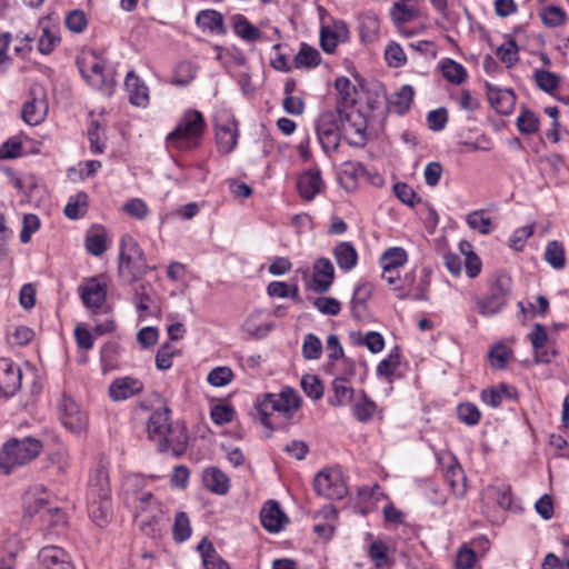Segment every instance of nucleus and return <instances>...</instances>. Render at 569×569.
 Listing matches in <instances>:
<instances>
[{
  "instance_id": "9b49d317",
  "label": "nucleus",
  "mask_w": 569,
  "mask_h": 569,
  "mask_svg": "<svg viewBox=\"0 0 569 569\" xmlns=\"http://www.w3.org/2000/svg\"><path fill=\"white\" fill-rule=\"evenodd\" d=\"M313 488L319 496L330 500H339L347 496L348 488L338 469L319 471L313 480Z\"/></svg>"
},
{
  "instance_id": "680f3d73",
  "label": "nucleus",
  "mask_w": 569,
  "mask_h": 569,
  "mask_svg": "<svg viewBox=\"0 0 569 569\" xmlns=\"http://www.w3.org/2000/svg\"><path fill=\"white\" fill-rule=\"evenodd\" d=\"M498 58L506 63L508 68L512 67L518 61V47L515 40H509L506 44L497 49Z\"/></svg>"
},
{
  "instance_id": "58836bf2",
  "label": "nucleus",
  "mask_w": 569,
  "mask_h": 569,
  "mask_svg": "<svg viewBox=\"0 0 569 569\" xmlns=\"http://www.w3.org/2000/svg\"><path fill=\"white\" fill-rule=\"evenodd\" d=\"M198 68L190 61H182L177 64L173 71L172 83L177 86H188L197 74Z\"/></svg>"
},
{
  "instance_id": "13d9d810",
  "label": "nucleus",
  "mask_w": 569,
  "mask_h": 569,
  "mask_svg": "<svg viewBox=\"0 0 569 569\" xmlns=\"http://www.w3.org/2000/svg\"><path fill=\"white\" fill-rule=\"evenodd\" d=\"M134 501H136V510L141 516L147 510H151L152 512L161 510L160 503L153 497V495L149 491L141 492V493L137 495L134 498Z\"/></svg>"
},
{
  "instance_id": "4c0bfd02",
  "label": "nucleus",
  "mask_w": 569,
  "mask_h": 569,
  "mask_svg": "<svg viewBox=\"0 0 569 569\" xmlns=\"http://www.w3.org/2000/svg\"><path fill=\"white\" fill-rule=\"evenodd\" d=\"M162 510L146 515L140 521L141 531L150 538L159 537L162 530Z\"/></svg>"
},
{
  "instance_id": "423d86ee",
  "label": "nucleus",
  "mask_w": 569,
  "mask_h": 569,
  "mask_svg": "<svg viewBox=\"0 0 569 569\" xmlns=\"http://www.w3.org/2000/svg\"><path fill=\"white\" fill-rule=\"evenodd\" d=\"M206 122L197 110L187 111L177 128L167 137V141L178 149H190L199 144Z\"/></svg>"
},
{
  "instance_id": "e433bc0d",
  "label": "nucleus",
  "mask_w": 569,
  "mask_h": 569,
  "mask_svg": "<svg viewBox=\"0 0 569 569\" xmlns=\"http://www.w3.org/2000/svg\"><path fill=\"white\" fill-rule=\"evenodd\" d=\"M88 208V194L83 191L70 197L67 206L64 207V214L69 219H78L82 217Z\"/></svg>"
},
{
  "instance_id": "a18cd8bd",
  "label": "nucleus",
  "mask_w": 569,
  "mask_h": 569,
  "mask_svg": "<svg viewBox=\"0 0 569 569\" xmlns=\"http://www.w3.org/2000/svg\"><path fill=\"white\" fill-rule=\"evenodd\" d=\"M466 222L470 229L476 230L481 234H488L492 229L491 219L483 216V210H475L470 212L466 218Z\"/></svg>"
},
{
  "instance_id": "0eeeda50",
  "label": "nucleus",
  "mask_w": 569,
  "mask_h": 569,
  "mask_svg": "<svg viewBox=\"0 0 569 569\" xmlns=\"http://www.w3.org/2000/svg\"><path fill=\"white\" fill-rule=\"evenodd\" d=\"M511 278L506 273H498L489 287V293L483 298H477L478 312L483 317L499 313L506 306L511 295Z\"/></svg>"
},
{
  "instance_id": "1a4fd4ad",
  "label": "nucleus",
  "mask_w": 569,
  "mask_h": 569,
  "mask_svg": "<svg viewBox=\"0 0 569 569\" xmlns=\"http://www.w3.org/2000/svg\"><path fill=\"white\" fill-rule=\"evenodd\" d=\"M316 133L326 153L337 151L343 137L337 110H328L320 113L316 122Z\"/></svg>"
},
{
  "instance_id": "72a5a7b5",
  "label": "nucleus",
  "mask_w": 569,
  "mask_h": 569,
  "mask_svg": "<svg viewBox=\"0 0 569 569\" xmlns=\"http://www.w3.org/2000/svg\"><path fill=\"white\" fill-rule=\"evenodd\" d=\"M372 288L369 283H360L356 287L351 299V312L357 319L362 318L366 309V302L371 297Z\"/></svg>"
},
{
  "instance_id": "412c9836",
  "label": "nucleus",
  "mask_w": 569,
  "mask_h": 569,
  "mask_svg": "<svg viewBox=\"0 0 569 569\" xmlns=\"http://www.w3.org/2000/svg\"><path fill=\"white\" fill-rule=\"evenodd\" d=\"M487 94L497 112L501 114L511 113L516 103V94L511 89H499L488 83Z\"/></svg>"
},
{
  "instance_id": "aec40b11",
  "label": "nucleus",
  "mask_w": 569,
  "mask_h": 569,
  "mask_svg": "<svg viewBox=\"0 0 569 569\" xmlns=\"http://www.w3.org/2000/svg\"><path fill=\"white\" fill-rule=\"evenodd\" d=\"M107 284L100 282L97 278H91L80 288V296L83 305L91 309L100 308L107 298Z\"/></svg>"
},
{
  "instance_id": "473e14b6",
  "label": "nucleus",
  "mask_w": 569,
  "mask_h": 569,
  "mask_svg": "<svg viewBox=\"0 0 569 569\" xmlns=\"http://www.w3.org/2000/svg\"><path fill=\"white\" fill-rule=\"evenodd\" d=\"M413 89L409 84H405L400 90L389 100V109L398 114H405L412 102Z\"/></svg>"
},
{
  "instance_id": "c85d7f7f",
  "label": "nucleus",
  "mask_w": 569,
  "mask_h": 569,
  "mask_svg": "<svg viewBox=\"0 0 569 569\" xmlns=\"http://www.w3.org/2000/svg\"><path fill=\"white\" fill-rule=\"evenodd\" d=\"M204 569H229L228 563L217 553L211 541L202 539L198 547Z\"/></svg>"
},
{
  "instance_id": "338daca9",
  "label": "nucleus",
  "mask_w": 569,
  "mask_h": 569,
  "mask_svg": "<svg viewBox=\"0 0 569 569\" xmlns=\"http://www.w3.org/2000/svg\"><path fill=\"white\" fill-rule=\"evenodd\" d=\"M369 555L377 567L389 565L388 547L383 541H373L369 547Z\"/></svg>"
},
{
  "instance_id": "393cba45",
  "label": "nucleus",
  "mask_w": 569,
  "mask_h": 569,
  "mask_svg": "<svg viewBox=\"0 0 569 569\" xmlns=\"http://www.w3.org/2000/svg\"><path fill=\"white\" fill-rule=\"evenodd\" d=\"M332 254L336 263L343 271L352 270L358 263V252L349 241H341L336 244Z\"/></svg>"
},
{
  "instance_id": "f704fd0d",
  "label": "nucleus",
  "mask_w": 569,
  "mask_h": 569,
  "mask_svg": "<svg viewBox=\"0 0 569 569\" xmlns=\"http://www.w3.org/2000/svg\"><path fill=\"white\" fill-rule=\"evenodd\" d=\"M360 37L365 42H372L376 40L380 29V22L376 14L367 13L360 19Z\"/></svg>"
},
{
  "instance_id": "2eb2a0df",
  "label": "nucleus",
  "mask_w": 569,
  "mask_h": 569,
  "mask_svg": "<svg viewBox=\"0 0 569 569\" xmlns=\"http://www.w3.org/2000/svg\"><path fill=\"white\" fill-rule=\"evenodd\" d=\"M39 28L41 34L38 41V50L42 54H50L61 41L59 26L53 23L50 18L44 17L39 20Z\"/></svg>"
},
{
  "instance_id": "bf43d9fd",
  "label": "nucleus",
  "mask_w": 569,
  "mask_h": 569,
  "mask_svg": "<svg viewBox=\"0 0 569 569\" xmlns=\"http://www.w3.org/2000/svg\"><path fill=\"white\" fill-rule=\"evenodd\" d=\"M465 246H467L468 248H470L471 246L468 242H462L460 244L462 253L466 254V259H465L466 273L469 278H476L481 272V267H482L481 261H480L479 257L473 251L470 250L469 252H466Z\"/></svg>"
},
{
  "instance_id": "dca6fc26",
  "label": "nucleus",
  "mask_w": 569,
  "mask_h": 569,
  "mask_svg": "<svg viewBox=\"0 0 569 569\" xmlns=\"http://www.w3.org/2000/svg\"><path fill=\"white\" fill-rule=\"evenodd\" d=\"M443 476L450 486L451 492L456 497L460 498L466 495L467 478L463 469L453 456L449 457L448 462L445 465Z\"/></svg>"
},
{
  "instance_id": "603ef678",
  "label": "nucleus",
  "mask_w": 569,
  "mask_h": 569,
  "mask_svg": "<svg viewBox=\"0 0 569 569\" xmlns=\"http://www.w3.org/2000/svg\"><path fill=\"white\" fill-rule=\"evenodd\" d=\"M459 420L467 426H475L481 419L478 407L471 402H463L457 407Z\"/></svg>"
},
{
  "instance_id": "9d476101",
  "label": "nucleus",
  "mask_w": 569,
  "mask_h": 569,
  "mask_svg": "<svg viewBox=\"0 0 569 569\" xmlns=\"http://www.w3.org/2000/svg\"><path fill=\"white\" fill-rule=\"evenodd\" d=\"M57 410L61 423L71 432L80 433L88 427V415L70 393H62Z\"/></svg>"
},
{
  "instance_id": "a878e982",
  "label": "nucleus",
  "mask_w": 569,
  "mask_h": 569,
  "mask_svg": "<svg viewBox=\"0 0 569 569\" xmlns=\"http://www.w3.org/2000/svg\"><path fill=\"white\" fill-rule=\"evenodd\" d=\"M124 86L129 92V101L133 106L143 107L148 103V88L133 71L128 72Z\"/></svg>"
},
{
  "instance_id": "a211bd4d",
  "label": "nucleus",
  "mask_w": 569,
  "mask_h": 569,
  "mask_svg": "<svg viewBox=\"0 0 569 569\" xmlns=\"http://www.w3.org/2000/svg\"><path fill=\"white\" fill-rule=\"evenodd\" d=\"M23 509L27 516L41 512L42 517L46 516V509H50L47 499V492L42 486L30 487L22 496Z\"/></svg>"
},
{
  "instance_id": "cd10ccee",
  "label": "nucleus",
  "mask_w": 569,
  "mask_h": 569,
  "mask_svg": "<svg viewBox=\"0 0 569 569\" xmlns=\"http://www.w3.org/2000/svg\"><path fill=\"white\" fill-rule=\"evenodd\" d=\"M335 88L338 91L339 98L337 101V108L341 107V109L352 108L357 101V88L351 83L349 78L339 77L335 81Z\"/></svg>"
},
{
  "instance_id": "3c124183",
  "label": "nucleus",
  "mask_w": 569,
  "mask_h": 569,
  "mask_svg": "<svg viewBox=\"0 0 569 569\" xmlns=\"http://www.w3.org/2000/svg\"><path fill=\"white\" fill-rule=\"evenodd\" d=\"M173 539L177 542L187 540L191 535L190 520L186 512H178L172 528Z\"/></svg>"
},
{
  "instance_id": "c03bdc74",
  "label": "nucleus",
  "mask_w": 569,
  "mask_h": 569,
  "mask_svg": "<svg viewBox=\"0 0 569 569\" xmlns=\"http://www.w3.org/2000/svg\"><path fill=\"white\" fill-rule=\"evenodd\" d=\"M320 53L317 49L309 47L306 43L301 44V48L295 57V64L297 68H311L317 67L320 63Z\"/></svg>"
},
{
  "instance_id": "f3484780",
  "label": "nucleus",
  "mask_w": 569,
  "mask_h": 569,
  "mask_svg": "<svg viewBox=\"0 0 569 569\" xmlns=\"http://www.w3.org/2000/svg\"><path fill=\"white\" fill-rule=\"evenodd\" d=\"M38 557L47 569H74L69 553L60 547H43Z\"/></svg>"
},
{
  "instance_id": "5fc2aeb1",
  "label": "nucleus",
  "mask_w": 569,
  "mask_h": 569,
  "mask_svg": "<svg viewBox=\"0 0 569 569\" xmlns=\"http://www.w3.org/2000/svg\"><path fill=\"white\" fill-rule=\"evenodd\" d=\"M517 126L521 133L532 134L536 133L539 129V119L535 112L530 110H523L517 119Z\"/></svg>"
},
{
  "instance_id": "20e7f679",
  "label": "nucleus",
  "mask_w": 569,
  "mask_h": 569,
  "mask_svg": "<svg viewBox=\"0 0 569 569\" xmlns=\"http://www.w3.org/2000/svg\"><path fill=\"white\" fill-rule=\"evenodd\" d=\"M88 512L92 521L104 527L111 519L110 489L108 475L103 468L96 471L88 490Z\"/></svg>"
},
{
  "instance_id": "c756f323",
  "label": "nucleus",
  "mask_w": 569,
  "mask_h": 569,
  "mask_svg": "<svg viewBox=\"0 0 569 569\" xmlns=\"http://www.w3.org/2000/svg\"><path fill=\"white\" fill-rule=\"evenodd\" d=\"M103 68L104 63L98 57L92 56L90 60H84L80 67V71L84 78L89 80L91 86L100 88L103 82Z\"/></svg>"
},
{
  "instance_id": "e2e57ef3",
  "label": "nucleus",
  "mask_w": 569,
  "mask_h": 569,
  "mask_svg": "<svg viewBox=\"0 0 569 569\" xmlns=\"http://www.w3.org/2000/svg\"><path fill=\"white\" fill-rule=\"evenodd\" d=\"M393 191L397 198L409 207H415L417 202L420 201V198L417 197L415 190L409 187L407 183L398 182L393 186Z\"/></svg>"
},
{
  "instance_id": "864d4df0",
  "label": "nucleus",
  "mask_w": 569,
  "mask_h": 569,
  "mask_svg": "<svg viewBox=\"0 0 569 569\" xmlns=\"http://www.w3.org/2000/svg\"><path fill=\"white\" fill-rule=\"evenodd\" d=\"M540 16L543 24L549 28L562 26L567 18L566 12L557 6H549L545 8Z\"/></svg>"
},
{
  "instance_id": "0e129e2a",
  "label": "nucleus",
  "mask_w": 569,
  "mask_h": 569,
  "mask_svg": "<svg viewBox=\"0 0 569 569\" xmlns=\"http://www.w3.org/2000/svg\"><path fill=\"white\" fill-rule=\"evenodd\" d=\"M313 305L323 315L337 316L341 310V303L332 297H318Z\"/></svg>"
},
{
  "instance_id": "37998d69",
  "label": "nucleus",
  "mask_w": 569,
  "mask_h": 569,
  "mask_svg": "<svg viewBox=\"0 0 569 569\" xmlns=\"http://www.w3.org/2000/svg\"><path fill=\"white\" fill-rule=\"evenodd\" d=\"M260 317V311L253 312L244 320L242 326L247 333L256 338H263L273 329V323L271 322L258 325L257 321Z\"/></svg>"
},
{
  "instance_id": "09e8293b",
  "label": "nucleus",
  "mask_w": 569,
  "mask_h": 569,
  "mask_svg": "<svg viewBox=\"0 0 569 569\" xmlns=\"http://www.w3.org/2000/svg\"><path fill=\"white\" fill-rule=\"evenodd\" d=\"M343 372L333 380V391H353L349 378L355 373V363L347 358L341 359Z\"/></svg>"
},
{
  "instance_id": "bb28decb",
  "label": "nucleus",
  "mask_w": 569,
  "mask_h": 569,
  "mask_svg": "<svg viewBox=\"0 0 569 569\" xmlns=\"http://www.w3.org/2000/svg\"><path fill=\"white\" fill-rule=\"evenodd\" d=\"M203 486L217 495H226L230 488V480L226 473L216 467L207 468L202 475Z\"/></svg>"
},
{
  "instance_id": "69168bd1",
  "label": "nucleus",
  "mask_w": 569,
  "mask_h": 569,
  "mask_svg": "<svg viewBox=\"0 0 569 569\" xmlns=\"http://www.w3.org/2000/svg\"><path fill=\"white\" fill-rule=\"evenodd\" d=\"M142 389L143 385L139 380L132 377H122L113 380L108 391H142Z\"/></svg>"
},
{
  "instance_id": "6ab92c4d",
  "label": "nucleus",
  "mask_w": 569,
  "mask_h": 569,
  "mask_svg": "<svg viewBox=\"0 0 569 569\" xmlns=\"http://www.w3.org/2000/svg\"><path fill=\"white\" fill-rule=\"evenodd\" d=\"M261 523L269 532H278L288 522L286 513L274 500H269L260 512Z\"/></svg>"
},
{
  "instance_id": "774afa93",
  "label": "nucleus",
  "mask_w": 569,
  "mask_h": 569,
  "mask_svg": "<svg viewBox=\"0 0 569 569\" xmlns=\"http://www.w3.org/2000/svg\"><path fill=\"white\" fill-rule=\"evenodd\" d=\"M385 56L389 66L395 68L402 67L407 60L402 48L396 42H390L387 46Z\"/></svg>"
},
{
  "instance_id": "49530a36",
  "label": "nucleus",
  "mask_w": 569,
  "mask_h": 569,
  "mask_svg": "<svg viewBox=\"0 0 569 569\" xmlns=\"http://www.w3.org/2000/svg\"><path fill=\"white\" fill-rule=\"evenodd\" d=\"M512 351L510 348L502 343H498L491 348L488 353V360L492 368L503 369L509 361Z\"/></svg>"
},
{
  "instance_id": "7c9ffc66",
  "label": "nucleus",
  "mask_w": 569,
  "mask_h": 569,
  "mask_svg": "<svg viewBox=\"0 0 569 569\" xmlns=\"http://www.w3.org/2000/svg\"><path fill=\"white\" fill-rule=\"evenodd\" d=\"M408 260L407 251L400 247H393L386 250L381 258L380 264L385 272H396Z\"/></svg>"
},
{
  "instance_id": "79ce46f5",
  "label": "nucleus",
  "mask_w": 569,
  "mask_h": 569,
  "mask_svg": "<svg viewBox=\"0 0 569 569\" xmlns=\"http://www.w3.org/2000/svg\"><path fill=\"white\" fill-rule=\"evenodd\" d=\"M545 260L555 269H562L566 264L565 248L561 242L553 240L547 244Z\"/></svg>"
},
{
  "instance_id": "39448f33",
  "label": "nucleus",
  "mask_w": 569,
  "mask_h": 569,
  "mask_svg": "<svg viewBox=\"0 0 569 569\" xmlns=\"http://www.w3.org/2000/svg\"><path fill=\"white\" fill-rule=\"evenodd\" d=\"M149 267L138 242L129 234L120 240L118 272L128 283H132L144 276Z\"/></svg>"
},
{
  "instance_id": "4be33fe9",
  "label": "nucleus",
  "mask_w": 569,
  "mask_h": 569,
  "mask_svg": "<svg viewBox=\"0 0 569 569\" xmlns=\"http://www.w3.org/2000/svg\"><path fill=\"white\" fill-rule=\"evenodd\" d=\"M21 387V370L11 360L0 359V391H17Z\"/></svg>"
},
{
  "instance_id": "6e6552de",
  "label": "nucleus",
  "mask_w": 569,
  "mask_h": 569,
  "mask_svg": "<svg viewBox=\"0 0 569 569\" xmlns=\"http://www.w3.org/2000/svg\"><path fill=\"white\" fill-rule=\"evenodd\" d=\"M345 140L351 147L363 148L368 141L367 117L356 107L337 111Z\"/></svg>"
},
{
  "instance_id": "c9c22d12",
  "label": "nucleus",
  "mask_w": 569,
  "mask_h": 569,
  "mask_svg": "<svg viewBox=\"0 0 569 569\" xmlns=\"http://www.w3.org/2000/svg\"><path fill=\"white\" fill-rule=\"evenodd\" d=\"M348 36V30L345 26L339 31H332L330 28L322 27L320 32V44L323 51L332 53L336 50L338 40L345 39Z\"/></svg>"
},
{
  "instance_id": "052dcab7",
  "label": "nucleus",
  "mask_w": 569,
  "mask_h": 569,
  "mask_svg": "<svg viewBox=\"0 0 569 569\" xmlns=\"http://www.w3.org/2000/svg\"><path fill=\"white\" fill-rule=\"evenodd\" d=\"M64 24L71 32L80 33L87 28L88 19L82 10H73L67 14Z\"/></svg>"
},
{
  "instance_id": "f8f14e48",
  "label": "nucleus",
  "mask_w": 569,
  "mask_h": 569,
  "mask_svg": "<svg viewBox=\"0 0 569 569\" xmlns=\"http://www.w3.org/2000/svg\"><path fill=\"white\" fill-rule=\"evenodd\" d=\"M216 140L218 150L221 153H230L238 140L237 121L232 117H227L224 120L219 118L216 121Z\"/></svg>"
},
{
  "instance_id": "de8ad7c7",
  "label": "nucleus",
  "mask_w": 569,
  "mask_h": 569,
  "mask_svg": "<svg viewBox=\"0 0 569 569\" xmlns=\"http://www.w3.org/2000/svg\"><path fill=\"white\" fill-rule=\"evenodd\" d=\"M487 493L502 509H509L512 503L511 488L508 485L489 486Z\"/></svg>"
},
{
  "instance_id": "a19ab883",
  "label": "nucleus",
  "mask_w": 569,
  "mask_h": 569,
  "mask_svg": "<svg viewBox=\"0 0 569 569\" xmlns=\"http://www.w3.org/2000/svg\"><path fill=\"white\" fill-rule=\"evenodd\" d=\"M441 70L443 77L451 83L460 84L467 77V70L465 67L455 60L446 59L441 63Z\"/></svg>"
},
{
  "instance_id": "ea45409f",
  "label": "nucleus",
  "mask_w": 569,
  "mask_h": 569,
  "mask_svg": "<svg viewBox=\"0 0 569 569\" xmlns=\"http://www.w3.org/2000/svg\"><path fill=\"white\" fill-rule=\"evenodd\" d=\"M376 410V403L366 393H359V398L355 399L353 415L359 421L366 422L370 420Z\"/></svg>"
},
{
  "instance_id": "6e6d98bb",
  "label": "nucleus",
  "mask_w": 569,
  "mask_h": 569,
  "mask_svg": "<svg viewBox=\"0 0 569 569\" xmlns=\"http://www.w3.org/2000/svg\"><path fill=\"white\" fill-rule=\"evenodd\" d=\"M302 355L308 360H316L321 357L322 343L320 339L313 333H308L305 337L302 345Z\"/></svg>"
},
{
  "instance_id": "8fccbe9b",
  "label": "nucleus",
  "mask_w": 569,
  "mask_h": 569,
  "mask_svg": "<svg viewBox=\"0 0 569 569\" xmlns=\"http://www.w3.org/2000/svg\"><path fill=\"white\" fill-rule=\"evenodd\" d=\"M533 78L537 87L545 92H552L559 86V77L551 71L537 69Z\"/></svg>"
},
{
  "instance_id": "4d7b16f0",
  "label": "nucleus",
  "mask_w": 569,
  "mask_h": 569,
  "mask_svg": "<svg viewBox=\"0 0 569 569\" xmlns=\"http://www.w3.org/2000/svg\"><path fill=\"white\" fill-rule=\"evenodd\" d=\"M233 378V372L229 367H217L212 369L207 377V381L214 388L226 387Z\"/></svg>"
},
{
  "instance_id": "f03ea898",
  "label": "nucleus",
  "mask_w": 569,
  "mask_h": 569,
  "mask_svg": "<svg viewBox=\"0 0 569 569\" xmlns=\"http://www.w3.org/2000/svg\"><path fill=\"white\" fill-rule=\"evenodd\" d=\"M170 412L167 406L156 410L148 420L147 432L160 452L171 450L173 456L179 457L186 452L189 437L184 422H172Z\"/></svg>"
},
{
  "instance_id": "4468645a",
  "label": "nucleus",
  "mask_w": 569,
  "mask_h": 569,
  "mask_svg": "<svg viewBox=\"0 0 569 569\" xmlns=\"http://www.w3.org/2000/svg\"><path fill=\"white\" fill-rule=\"evenodd\" d=\"M335 280L332 262L325 257L318 258L313 263L312 289L318 293L327 292Z\"/></svg>"
},
{
  "instance_id": "f257e3e1",
  "label": "nucleus",
  "mask_w": 569,
  "mask_h": 569,
  "mask_svg": "<svg viewBox=\"0 0 569 569\" xmlns=\"http://www.w3.org/2000/svg\"><path fill=\"white\" fill-rule=\"evenodd\" d=\"M301 407L298 393H264L249 410L250 418L271 432L282 427Z\"/></svg>"
},
{
  "instance_id": "2f4dec72",
  "label": "nucleus",
  "mask_w": 569,
  "mask_h": 569,
  "mask_svg": "<svg viewBox=\"0 0 569 569\" xmlns=\"http://www.w3.org/2000/svg\"><path fill=\"white\" fill-rule=\"evenodd\" d=\"M234 33L247 42L258 41L262 33L244 16L236 14L233 17Z\"/></svg>"
},
{
  "instance_id": "7ed1b4c3",
  "label": "nucleus",
  "mask_w": 569,
  "mask_h": 569,
  "mask_svg": "<svg viewBox=\"0 0 569 569\" xmlns=\"http://www.w3.org/2000/svg\"><path fill=\"white\" fill-rule=\"evenodd\" d=\"M41 449L42 443L36 438L9 439L0 450V472L10 475L16 468L37 458Z\"/></svg>"
},
{
  "instance_id": "b1692460",
  "label": "nucleus",
  "mask_w": 569,
  "mask_h": 569,
  "mask_svg": "<svg viewBox=\"0 0 569 569\" xmlns=\"http://www.w3.org/2000/svg\"><path fill=\"white\" fill-rule=\"evenodd\" d=\"M196 23L203 31L212 34L222 36L227 32L222 14L212 9L201 10L196 17Z\"/></svg>"
},
{
  "instance_id": "ddd939ff",
  "label": "nucleus",
  "mask_w": 569,
  "mask_h": 569,
  "mask_svg": "<svg viewBox=\"0 0 569 569\" xmlns=\"http://www.w3.org/2000/svg\"><path fill=\"white\" fill-rule=\"evenodd\" d=\"M30 96L32 99L23 104L21 116L26 123L37 126L44 120L48 106L44 99L39 97L42 96L41 88H31Z\"/></svg>"
},
{
  "instance_id": "5701e85b",
  "label": "nucleus",
  "mask_w": 569,
  "mask_h": 569,
  "mask_svg": "<svg viewBox=\"0 0 569 569\" xmlns=\"http://www.w3.org/2000/svg\"><path fill=\"white\" fill-rule=\"evenodd\" d=\"M322 184L320 170L311 169L299 177L297 187L305 200H312L321 191Z\"/></svg>"
}]
</instances>
